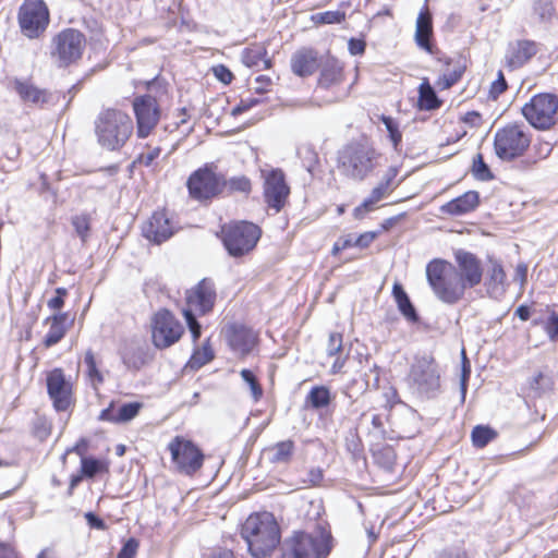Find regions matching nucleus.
Wrapping results in <instances>:
<instances>
[{"label":"nucleus","instance_id":"f257e3e1","mask_svg":"<svg viewBox=\"0 0 558 558\" xmlns=\"http://www.w3.org/2000/svg\"><path fill=\"white\" fill-rule=\"evenodd\" d=\"M251 555L255 558L270 555L280 543V529L270 512L251 514L242 526Z\"/></svg>","mask_w":558,"mask_h":558},{"label":"nucleus","instance_id":"f03ea898","mask_svg":"<svg viewBox=\"0 0 558 558\" xmlns=\"http://www.w3.org/2000/svg\"><path fill=\"white\" fill-rule=\"evenodd\" d=\"M133 130L131 117L121 110H104L95 120L97 142L104 149L110 151L122 148L133 134Z\"/></svg>","mask_w":558,"mask_h":558},{"label":"nucleus","instance_id":"7ed1b4c3","mask_svg":"<svg viewBox=\"0 0 558 558\" xmlns=\"http://www.w3.org/2000/svg\"><path fill=\"white\" fill-rule=\"evenodd\" d=\"M427 281L435 295L444 303L454 304L464 295V283L457 268L442 259H434L426 266Z\"/></svg>","mask_w":558,"mask_h":558},{"label":"nucleus","instance_id":"20e7f679","mask_svg":"<svg viewBox=\"0 0 558 558\" xmlns=\"http://www.w3.org/2000/svg\"><path fill=\"white\" fill-rule=\"evenodd\" d=\"M440 368L434 356L424 354L415 357L411 365L408 384L414 395L422 399L435 398L441 388Z\"/></svg>","mask_w":558,"mask_h":558},{"label":"nucleus","instance_id":"39448f33","mask_svg":"<svg viewBox=\"0 0 558 558\" xmlns=\"http://www.w3.org/2000/svg\"><path fill=\"white\" fill-rule=\"evenodd\" d=\"M378 153L366 141L350 143L339 151V165L344 175L362 181L375 168Z\"/></svg>","mask_w":558,"mask_h":558},{"label":"nucleus","instance_id":"423d86ee","mask_svg":"<svg viewBox=\"0 0 558 558\" xmlns=\"http://www.w3.org/2000/svg\"><path fill=\"white\" fill-rule=\"evenodd\" d=\"M331 535L325 531L315 534L294 532L283 544V558H326L332 547Z\"/></svg>","mask_w":558,"mask_h":558},{"label":"nucleus","instance_id":"0eeeda50","mask_svg":"<svg viewBox=\"0 0 558 558\" xmlns=\"http://www.w3.org/2000/svg\"><path fill=\"white\" fill-rule=\"evenodd\" d=\"M221 232L223 244L233 257H240L251 252L260 238V229L246 221L223 226Z\"/></svg>","mask_w":558,"mask_h":558},{"label":"nucleus","instance_id":"6e6552de","mask_svg":"<svg viewBox=\"0 0 558 558\" xmlns=\"http://www.w3.org/2000/svg\"><path fill=\"white\" fill-rule=\"evenodd\" d=\"M215 296L211 283L205 279L186 292V308L183 310V316L194 340L201 336V326L195 314H205L210 311Z\"/></svg>","mask_w":558,"mask_h":558},{"label":"nucleus","instance_id":"1a4fd4ad","mask_svg":"<svg viewBox=\"0 0 558 558\" xmlns=\"http://www.w3.org/2000/svg\"><path fill=\"white\" fill-rule=\"evenodd\" d=\"M50 22L47 4L43 0H24L17 11L21 33L28 39L44 35Z\"/></svg>","mask_w":558,"mask_h":558},{"label":"nucleus","instance_id":"9d476101","mask_svg":"<svg viewBox=\"0 0 558 558\" xmlns=\"http://www.w3.org/2000/svg\"><path fill=\"white\" fill-rule=\"evenodd\" d=\"M522 114L535 129L549 130L558 121V97L554 94H538L522 107Z\"/></svg>","mask_w":558,"mask_h":558},{"label":"nucleus","instance_id":"9b49d317","mask_svg":"<svg viewBox=\"0 0 558 558\" xmlns=\"http://www.w3.org/2000/svg\"><path fill=\"white\" fill-rule=\"evenodd\" d=\"M84 35L73 28H68L52 38L51 58L60 68L77 61L85 49Z\"/></svg>","mask_w":558,"mask_h":558},{"label":"nucleus","instance_id":"f8f14e48","mask_svg":"<svg viewBox=\"0 0 558 558\" xmlns=\"http://www.w3.org/2000/svg\"><path fill=\"white\" fill-rule=\"evenodd\" d=\"M168 449L178 472L193 475L202 469L205 457L202 450L190 439L175 436L169 442Z\"/></svg>","mask_w":558,"mask_h":558},{"label":"nucleus","instance_id":"ddd939ff","mask_svg":"<svg viewBox=\"0 0 558 558\" xmlns=\"http://www.w3.org/2000/svg\"><path fill=\"white\" fill-rule=\"evenodd\" d=\"M531 140L522 126L510 124L496 132L495 153L502 160H512L526 150Z\"/></svg>","mask_w":558,"mask_h":558},{"label":"nucleus","instance_id":"4468645a","mask_svg":"<svg viewBox=\"0 0 558 558\" xmlns=\"http://www.w3.org/2000/svg\"><path fill=\"white\" fill-rule=\"evenodd\" d=\"M132 107L136 119V134L140 138H146L159 123L160 106L155 97L143 95L133 99Z\"/></svg>","mask_w":558,"mask_h":558},{"label":"nucleus","instance_id":"2eb2a0df","mask_svg":"<svg viewBox=\"0 0 558 558\" xmlns=\"http://www.w3.org/2000/svg\"><path fill=\"white\" fill-rule=\"evenodd\" d=\"M183 333L182 325L167 310L157 312L153 318L151 337L154 344L165 349L175 343Z\"/></svg>","mask_w":558,"mask_h":558},{"label":"nucleus","instance_id":"dca6fc26","mask_svg":"<svg viewBox=\"0 0 558 558\" xmlns=\"http://www.w3.org/2000/svg\"><path fill=\"white\" fill-rule=\"evenodd\" d=\"M190 195L198 201L209 199L222 190V178L207 167L193 172L187 180Z\"/></svg>","mask_w":558,"mask_h":558},{"label":"nucleus","instance_id":"f3484780","mask_svg":"<svg viewBox=\"0 0 558 558\" xmlns=\"http://www.w3.org/2000/svg\"><path fill=\"white\" fill-rule=\"evenodd\" d=\"M264 177V197L267 205L279 213L290 194V187L286 183V178L280 169H272L268 172L263 171Z\"/></svg>","mask_w":558,"mask_h":558},{"label":"nucleus","instance_id":"a211bd4d","mask_svg":"<svg viewBox=\"0 0 558 558\" xmlns=\"http://www.w3.org/2000/svg\"><path fill=\"white\" fill-rule=\"evenodd\" d=\"M47 389L58 411H65L72 403V385L65 379L60 368H54L47 376Z\"/></svg>","mask_w":558,"mask_h":558},{"label":"nucleus","instance_id":"6ab92c4d","mask_svg":"<svg viewBox=\"0 0 558 558\" xmlns=\"http://www.w3.org/2000/svg\"><path fill=\"white\" fill-rule=\"evenodd\" d=\"M458 264V272L461 276L464 288H473L481 283L483 268L481 260L472 253L459 250L454 254Z\"/></svg>","mask_w":558,"mask_h":558},{"label":"nucleus","instance_id":"aec40b11","mask_svg":"<svg viewBox=\"0 0 558 558\" xmlns=\"http://www.w3.org/2000/svg\"><path fill=\"white\" fill-rule=\"evenodd\" d=\"M396 175L397 170L395 168H390L386 172V174L384 175L383 180L378 183V185L372 190L369 196L365 198L364 202L353 210V216L356 219L364 218L367 213L372 211L375 208V205L378 202H380L383 198H385L393 191V180Z\"/></svg>","mask_w":558,"mask_h":558},{"label":"nucleus","instance_id":"412c9836","mask_svg":"<svg viewBox=\"0 0 558 558\" xmlns=\"http://www.w3.org/2000/svg\"><path fill=\"white\" fill-rule=\"evenodd\" d=\"M142 231L148 241L160 244L173 234V227L165 211H156L144 223Z\"/></svg>","mask_w":558,"mask_h":558},{"label":"nucleus","instance_id":"4be33fe9","mask_svg":"<svg viewBox=\"0 0 558 558\" xmlns=\"http://www.w3.org/2000/svg\"><path fill=\"white\" fill-rule=\"evenodd\" d=\"M229 344L232 350L241 354L247 355L252 352L257 341V335L252 329L244 326H232L229 329Z\"/></svg>","mask_w":558,"mask_h":558},{"label":"nucleus","instance_id":"5701e85b","mask_svg":"<svg viewBox=\"0 0 558 558\" xmlns=\"http://www.w3.org/2000/svg\"><path fill=\"white\" fill-rule=\"evenodd\" d=\"M536 53V46L533 41L519 40L509 45L506 53V62L512 68H520Z\"/></svg>","mask_w":558,"mask_h":558},{"label":"nucleus","instance_id":"b1692460","mask_svg":"<svg viewBox=\"0 0 558 558\" xmlns=\"http://www.w3.org/2000/svg\"><path fill=\"white\" fill-rule=\"evenodd\" d=\"M478 193L475 191H468L461 196L451 199L440 207L442 214L450 216H460L472 211L478 205Z\"/></svg>","mask_w":558,"mask_h":558},{"label":"nucleus","instance_id":"393cba45","mask_svg":"<svg viewBox=\"0 0 558 558\" xmlns=\"http://www.w3.org/2000/svg\"><path fill=\"white\" fill-rule=\"evenodd\" d=\"M141 409L142 403L130 402L122 404L116 413L114 405L111 403L107 409L100 412L99 420L112 423H126L137 416Z\"/></svg>","mask_w":558,"mask_h":558},{"label":"nucleus","instance_id":"a878e982","mask_svg":"<svg viewBox=\"0 0 558 558\" xmlns=\"http://www.w3.org/2000/svg\"><path fill=\"white\" fill-rule=\"evenodd\" d=\"M487 292L492 296H499L505 292L507 275L502 265L497 259L488 258Z\"/></svg>","mask_w":558,"mask_h":558},{"label":"nucleus","instance_id":"bb28decb","mask_svg":"<svg viewBox=\"0 0 558 558\" xmlns=\"http://www.w3.org/2000/svg\"><path fill=\"white\" fill-rule=\"evenodd\" d=\"M433 34L432 15L427 8H424L417 19L415 26V41L418 47L432 53L429 37Z\"/></svg>","mask_w":558,"mask_h":558},{"label":"nucleus","instance_id":"cd10ccee","mask_svg":"<svg viewBox=\"0 0 558 558\" xmlns=\"http://www.w3.org/2000/svg\"><path fill=\"white\" fill-rule=\"evenodd\" d=\"M343 81V68L336 59H328L323 65L318 85L322 88H332L341 84Z\"/></svg>","mask_w":558,"mask_h":558},{"label":"nucleus","instance_id":"c85d7f7f","mask_svg":"<svg viewBox=\"0 0 558 558\" xmlns=\"http://www.w3.org/2000/svg\"><path fill=\"white\" fill-rule=\"evenodd\" d=\"M291 68L299 76L311 75L317 68L316 54L313 50L306 49L295 52L291 60Z\"/></svg>","mask_w":558,"mask_h":558},{"label":"nucleus","instance_id":"c756f323","mask_svg":"<svg viewBox=\"0 0 558 558\" xmlns=\"http://www.w3.org/2000/svg\"><path fill=\"white\" fill-rule=\"evenodd\" d=\"M66 322L68 314L65 313H58L46 319V323L50 324L44 340L47 348L57 344L64 337L68 329Z\"/></svg>","mask_w":558,"mask_h":558},{"label":"nucleus","instance_id":"7c9ffc66","mask_svg":"<svg viewBox=\"0 0 558 558\" xmlns=\"http://www.w3.org/2000/svg\"><path fill=\"white\" fill-rule=\"evenodd\" d=\"M266 54L267 50L263 45H252L243 50L242 62L248 68L262 64L263 69H269L271 61Z\"/></svg>","mask_w":558,"mask_h":558},{"label":"nucleus","instance_id":"2f4dec72","mask_svg":"<svg viewBox=\"0 0 558 558\" xmlns=\"http://www.w3.org/2000/svg\"><path fill=\"white\" fill-rule=\"evenodd\" d=\"M392 295L398 305L400 313L411 323L418 320L417 313L410 301L407 292L400 283H395L392 287Z\"/></svg>","mask_w":558,"mask_h":558},{"label":"nucleus","instance_id":"473e14b6","mask_svg":"<svg viewBox=\"0 0 558 558\" xmlns=\"http://www.w3.org/2000/svg\"><path fill=\"white\" fill-rule=\"evenodd\" d=\"M440 101L427 78H423L418 87V105L421 109L434 110L440 107Z\"/></svg>","mask_w":558,"mask_h":558},{"label":"nucleus","instance_id":"72a5a7b5","mask_svg":"<svg viewBox=\"0 0 558 558\" xmlns=\"http://www.w3.org/2000/svg\"><path fill=\"white\" fill-rule=\"evenodd\" d=\"M294 451L292 440H284L276 444L268 449L269 460L272 463H287L290 461Z\"/></svg>","mask_w":558,"mask_h":558},{"label":"nucleus","instance_id":"f704fd0d","mask_svg":"<svg viewBox=\"0 0 558 558\" xmlns=\"http://www.w3.org/2000/svg\"><path fill=\"white\" fill-rule=\"evenodd\" d=\"M331 401L329 388L326 386H315L306 396V403L313 409H322L327 407Z\"/></svg>","mask_w":558,"mask_h":558},{"label":"nucleus","instance_id":"c9c22d12","mask_svg":"<svg viewBox=\"0 0 558 558\" xmlns=\"http://www.w3.org/2000/svg\"><path fill=\"white\" fill-rule=\"evenodd\" d=\"M15 89L19 95L26 101H32L35 104L46 101L45 93L28 83L16 82Z\"/></svg>","mask_w":558,"mask_h":558},{"label":"nucleus","instance_id":"e433bc0d","mask_svg":"<svg viewBox=\"0 0 558 558\" xmlns=\"http://www.w3.org/2000/svg\"><path fill=\"white\" fill-rule=\"evenodd\" d=\"M497 436V433L488 426H475L472 430V441L477 448L485 447Z\"/></svg>","mask_w":558,"mask_h":558},{"label":"nucleus","instance_id":"4c0bfd02","mask_svg":"<svg viewBox=\"0 0 558 558\" xmlns=\"http://www.w3.org/2000/svg\"><path fill=\"white\" fill-rule=\"evenodd\" d=\"M72 226L83 242H86L90 230V217L86 214L76 215L72 218Z\"/></svg>","mask_w":558,"mask_h":558},{"label":"nucleus","instance_id":"58836bf2","mask_svg":"<svg viewBox=\"0 0 558 558\" xmlns=\"http://www.w3.org/2000/svg\"><path fill=\"white\" fill-rule=\"evenodd\" d=\"M227 186L231 192L248 194L252 185L251 181L244 175L232 177L228 181L222 180V187Z\"/></svg>","mask_w":558,"mask_h":558},{"label":"nucleus","instance_id":"ea45409f","mask_svg":"<svg viewBox=\"0 0 558 558\" xmlns=\"http://www.w3.org/2000/svg\"><path fill=\"white\" fill-rule=\"evenodd\" d=\"M381 122L385 124L386 130L389 134V138L393 145V148L398 150V146L401 143L402 134L399 130V124L391 117L381 116Z\"/></svg>","mask_w":558,"mask_h":558},{"label":"nucleus","instance_id":"a19ab883","mask_svg":"<svg viewBox=\"0 0 558 558\" xmlns=\"http://www.w3.org/2000/svg\"><path fill=\"white\" fill-rule=\"evenodd\" d=\"M123 362L128 367L138 369L146 363L145 351L142 348H137L133 352H125L123 354Z\"/></svg>","mask_w":558,"mask_h":558},{"label":"nucleus","instance_id":"79ce46f5","mask_svg":"<svg viewBox=\"0 0 558 558\" xmlns=\"http://www.w3.org/2000/svg\"><path fill=\"white\" fill-rule=\"evenodd\" d=\"M472 171H473L474 177L478 180L487 181V180L493 179V174H492L488 166L485 163L482 154H477L474 157Z\"/></svg>","mask_w":558,"mask_h":558},{"label":"nucleus","instance_id":"37998d69","mask_svg":"<svg viewBox=\"0 0 558 558\" xmlns=\"http://www.w3.org/2000/svg\"><path fill=\"white\" fill-rule=\"evenodd\" d=\"M242 379L248 385L254 401H258L263 397V389L250 369H242L240 373Z\"/></svg>","mask_w":558,"mask_h":558},{"label":"nucleus","instance_id":"c03bdc74","mask_svg":"<svg viewBox=\"0 0 558 558\" xmlns=\"http://www.w3.org/2000/svg\"><path fill=\"white\" fill-rule=\"evenodd\" d=\"M530 387L532 390L539 395L551 389L553 380L549 376H546L543 373H538L532 378Z\"/></svg>","mask_w":558,"mask_h":558},{"label":"nucleus","instance_id":"a18cd8bd","mask_svg":"<svg viewBox=\"0 0 558 558\" xmlns=\"http://www.w3.org/2000/svg\"><path fill=\"white\" fill-rule=\"evenodd\" d=\"M84 362L87 366V374L93 383H101L102 376L100 372L97 369L95 356L92 350H88L85 353Z\"/></svg>","mask_w":558,"mask_h":558},{"label":"nucleus","instance_id":"49530a36","mask_svg":"<svg viewBox=\"0 0 558 558\" xmlns=\"http://www.w3.org/2000/svg\"><path fill=\"white\" fill-rule=\"evenodd\" d=\"M138 545L135 538H129L118 553L117 558H135Z\"/></svg>","mask_w":558,"mask_h":558},{"label":"nucleus","instance_id":"de8ad7c7","mask_svg":"<svg viewBox=\"0 0 558 558\" xmlns=\"http://www.w3.org/2000/svg\"><path fill=\"white\" fill-rule=\"evenodd\" d=\"M326 350L329 356L339 354L342 350V336L338 332L330 333Z\"/></svg>","mask_w":558,"mask_h":558},{"label":"nucleus","instance_id":"09e8293b","mask_svg":"<svg viewBox=\"0 0 558 558\" xmlns=\"http://www.w3.org/2000/svg\"><path fill=\"white\" fill-rule=\"evenodd\" d=\"M507 89V82L501 71L498 72L497 78L492 83L489 94L496 99Z\"/></svg>","mask_w":558,"mask_h":558},{"label":"nucleus","instance_id":"8fccbe9b","mask_svg":"<svg viewBox=\"0 0 558 558\" xmlns=\"http://www.w3.org/2000/svg\"><path fill=\"white\" fill-rule=\"evenodd\" d=\"M100 469V462L90 458L82 459V472L88 477H93Z\"/></svg>","mask_w":558,"mask_h":558},{"label":"nucleus","instance_id":"3c124183","mask_svg":"<svg viewBox=\"0 0 558 558\" xmlns=\"http://www.w3.org/2000/svg\"><path fill=\"white\" fill-rule=\"evenodd\" d=\"M462 75V70H454L453 72L449 74L442 75V77L439 78L438 85L444 88H450L453 84H456Z\"/></svg>","mask_w":558,"mask_h":558},{"label":"nucleus","instance_id":"603ef678","mask_svg":"<svg viewBox=\"0 0 558 558\" xmlns=\"http://www.w3.org/2000/svg\"><path fill=\"white\" fill-rule=\"evenodd\" d=\"M461 355H462L461 391H462V396L464 397V395L466 392V381L470 377L471 368H470V363L466 357L464 349L462 350Z\"/></svg>","mask_w":558,"mask_h":558},{"label":"nucleus","instance_id":"864d4df0","mask_svg":"<svg viewBox=\"0 0 558 558\" xmlns=\"http://www.w3.org/2000/svg\"><path fill=\"white\" fill-rule=\"evenodd\" d=\"M160 153H161V149L159 147L148 148V150L146 153H143L138 157V162L141 165L149 167L153 165L155 159H157L159 157Z\"/></svg>","mask_w":558,"mask_h":558},{"label":"nucleus","instance_id":"5fc2aeb1","mask_svg":"<svg viewBox=\"0 0 558 558\" xmlns=\"http://www.w3.org/2000/svg\"><path fill=\"white\" fill-rule=\"evenodd\" d=\"M271 80L266 75H259L252 84V89L257 94H264L269 90Z\"/></svg>","mask_w":558,"mask_h":558},{"label":"nucleus","instance_id":"6e6d98bb","mask_svg":"<svg viewBox=\"0 0 558 558\" xmlns=\"http://www.w3.org/2000/svg\"><path fill=\"white\" fill-rule=\"evenodd\" d=\"M66 289L64 288H58L56 290V296H53L52 299H50L47 303L48 307L50 310H53V311H59L61 310V307L63 306L64 304V295H66Z\"/></svg>","mask_w":558,"mask_h":558},{"label":"nucleus","instance_id":"4d7b16f0","mask_svg":"<svg viewBox=\"0 0 558 558\" xmlns=\"http://www.w3.org/2000/svg\"><path fill=\"white\" fill-rule=\"evenodd\" d=\"M213 353L210 350L205 349L203 352H196L191 360L192 366H202L205 363L209 362L213 359Z\"/></svg>","mask_w":558,"mask_h":558},{"label":"nucleus","instance_id":"13d9d810","mask_svg":"<svg viewBox=\"0 0 558 558\" xmlns=\"http://www.w3.org/2000/svg\"><path fill=\"white\" fill-rule=\"evenodd\" d=\"M214 74L220 82L225 84H229L233 78L231 71L222 64L214 68Z\"/></svg>","mask_w":558,"mask_h":558},{"label":"nucleus","instance_id":"bf43d9fd","mask_svg":"<svg viewBox=\"0 0 558 558\" xmlns=\"http://www.w3.org/2000/svg\"><path fill=\"white\" fill-rule=\"evenodd\" d=\"M344 19V13L339 11H327L320 14V21L325 24L340 23Z\"/></svg>","mask_w":558,"mask_h":558},{"label":"nucleus","instance_id":"052dcab7","mask_svg":"<svg viewBox=\"0 0 558 558\" xmlns=\"http://www.w3.org/2000/svg\"><path fill=\"white\" fill-rule=\"evenodd\" d=\"M258 102H259V100L257 98L242 99L240 101V104L232 109V114L233 116H238V114H240V113L251 109L252 107H254Z\"/></svg>","mask_w":558,"mask_h":558},{"label":"nucleus","instance_id":"680f3d73","mask_svg":"<svg viewBox=\"0 0 558 558\" xmlns=\"http://www.w3.org/2000/svg\"><path fill=\"white\" fill-rule=\"evenodd\" d=\"M376 238L375 232H364L354 240V245L359 247H367Z\"/></svg>","mask_w":558,"mask_h":558},{"label":"nucleus","instance_id":"e2e57ef3","mask_svg":"<svg viewBox=\"0 0 558 558\" xmlns=\"http://www.w3.org/2000/svg\"><path fill=\"white\" fill-rule=\"evenodd\" d=\"M365 50V43L360 39L351 38L349 40V51L351 54H362Z\"/></svg>","mask_w":558,"mask_h":558},{"label":"nucleus","instance_id":"0e129e2a","mask_svg":"<svg viewBox=\"0 0 558 558\" xmlns=\"http://www.w3.org/2000/svg\"><path fill=\"white\" fill-rule=\"evenodd\" d=\"M462 120L471 126H477L481 123V116L476 111H470L463 116Z\"/></svg>","mask_w":558,"mask_h":558},{"label":"nucleus","instance_id":"69168bd1","mask_svg":"<svg viewBox=\"0 0 558 558\" xmlns=\"http://www.w3.org/2000/svg\"><path fill=\"white\" fill-rule=\"evenodd\" d=\"M323 480V472L320 469H312L308 472V480L304 481V483H310L312 485H318Z\"/></svg>","mask_w":558,"mask_h":558},{"label":"nucleus","instance_id":"338daca9","mask_svg":"<svg viewBox=\"0 0 558 558\" xmlns=\"http://www.w3.org/2000/svg\"><path fill=\"white\" fill-rule=\"evenodd\" d=\"M85 518L92 527H95L98 530H102L105 527L104 521L101 519H99L98 517H96L94 513L87 512L85 514Z\"/></svg>","mask_w":558,"mask_h":558},{"label":"nucleus","instance_id":"774afa93","mask_svg":"<svg viewBox=\"0 0 558 558\" xmlns=\"http://www.w3.org/2000/svg\"><path fill=\"white\" fill-rule=\"evenodd\" d=\"M547 329L550 337L558 336V316L550 317Z\"/></svg>","mask_w":558,"mask_h":558}]
</instances>
